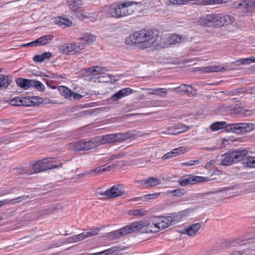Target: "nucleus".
Wrapping results in <instances>:
<instances>
[{
  "label": "nucleus",
  "instance_id": "1",
  "mask_svg": "<svg viewBox=\"0 0 255 255\" xmlns=\"http://www.w3.org/2000/svg\"><path fill=\"white\" fill-rule=\"evenodd\" d=\"M128 138L129 135L127 133L108 134L95 137L88 140L81 139L73 142L69 144V148L73 150H88L97 147L102 144L123 142Z\"/></svg>",
  "mask_w": 255,
  "mask_h": 255
},
{
  "label": "nucleus",
  "instance_id": "2",
  "mask_svg": "<svg viewBox=\"0 0 255 255\" xmlns=\"http://www.w3.org/2000/svg\"><path fill=\"white\" fill-rule=\"evenodd\" d=\"M158 37L159 32L157 30L147 31L142 29L127 37L125 42L129 45L139 44L141 48L144 49L152 45Z\"/></svg>",
  "mask_w": 255,
  "mask_h": 255
},
{
  "label": "nucleus",
  "instance_id": "3",
  "mask_svg": "<svg viewBox=\"0 0 255 255\" xmlns=\"http://www.w3.org/2000/svg\"><path fill=\"white\" fill-rule=\"evenodd\" d=\"M96 36L91 33L84 34L80 38V42L77 43L64 44L58 46L59 53L66 55H74L80 52L85 45L92 44L96 40Z\"/></svg>",
  "mask_w": 255,
  "mask_h": 255
},
{
  "label": "nucleus",
  "instance_id": "4",
  "mask_svg": "<svg viewBox=\"0 0 255 255\" xmlns=\"http://www.w3.org/2000/svg\"><path fill=\"white\" fill-rule=\"evenodd\" d=\"M136 1H127L119 3L111 7L109 12L110 16L119 18L127 16L131 14L134 12V9L131 7L133 5H138Z\"/></svg>",
  "mask_w": 255,
  "mask_h": 255
},
{
  "label": "nucleus",
  "instance_id": "5",
  "mask_svg": "<svg viewBox=\"0 0 255 255\" xmlns=\"http://www.w3.org/2000/svg\"><path fill=\"white\" fill-rule=\"evenodd\" d=\"M146 225V223H144L143 222H133L120 229L109 233L107 234V237L110 240H116L132 232L139 231Z\"/></svg>",
  "mask_w": 255,
  "mask_h": 255
},
{
  "label": "nucleus",
  "instance_id": "6",
  "mask_svg": "<svg viewBox=\"0 0 255 255\" xmlns=\"http://www.w3.org/2000/svg\"><path fill=\"white\" fill-rule=\"evenodd\" d=\"M248 153L246 149L236 150L222 155L220 164L228 166L242 160Z\"/></svg>",
  "mask_w": 255,
  "mask_h": 255
},
{
  "label": "nucleus",
  "instance_id": "7",
  "mask_svg": "<svg viewBox=\"0 0 255 255\" xmlns=\"http://www.w3.org/2000/svg\"><path fill=\"white\" fill-rule=\"evenodd\" d=\"M255 128V125L250 123H239L228 124L227 132L237 134H245L250 132Z\"/></svg>",
  "mask_w": 255,
  "mask_h": 255
},
{
  "label": "nucleus",
  "instance_id": "8",
  "mask_svg": "<svg viewBox=\"0 0 255 255\" xmlns=\"http://www.w3.org/2000/svg\"><path fill=\"white\" fill-rule=\"evenodd\" d=\"M214 27H221L233 23L235 21L234 16L227 14H213Z\"/></svg>",
  "mask_w": 255,
  "mask_h": 255
},
{
  "label": "nucleus",
  "instance_id": "9",
  "mask_svg": "<svg viewBox=\"0 0 255 255\" xmlns=\"http://www.w3.org/2000/svg\"><path fill=\"white\" fill-rule=\"evenodd\" d=\"M208 179L202 176L187 175L180 178L179 182L181 185L185 186L187 185H193L197 183L208 181Z\"/></svg>",
  "mask_w": 255,
  "mask_h": 255
},
{
  "label": "nucleus",
  "instance_id": "10",
  "mask_svg": "<svg viewBox=\"0 0 255 255\" xmlns=\"http://www.w3.org/2000/svg\"><path fill=\"white\" fill-rule=\"evenodd\" d=\"M124 191L123 186L121 184L114 185L110 189H107L104 192H98V194L105 196L107 198H114L121 196L124 194Z\"/></svg>",
  "mask_w": 255,
  "mask_h": 255
},
{
  "label": "nucleus",
  "instance_id": "11",
  "mask_svg": "<svg viewBox=\"0 0 255 255\" xmlns=\"http://www.w3.org/2000/svg\"><path fill=\"white\" fill-rule=\"evenodd\" d=\"M43 163V159L39 160L36 162L30 164L29 167H25L22 169L20 168V172L21 174H32L33 173H37L44 171V168Z\"/></svg>",
  "mask_w": 255,
  "mask_h": 255
},
{
  "label": "nucleus",
  "instance_id": "12",
  "mask_svg": "<svg viewBox=\"0 0 255 255\" xmlns=\"http://www.w3.org/2000/svg\"><path fill=\"white\" fill-rule=\"evenodd\" d=\"M161 217H153L151 218L150 220V223H148L147 222H143L144 223H146L147 225L143 227L141 230H142L144 227H149L153 228V229H149L148 228L145 231H142V233H157L158 232L159 230V224L160 221H161Z\"/></svg>",
  "mask_w": 255,
  "mask_h": 255
},
{
  "label": "nucleus",
  "instance_id": "13",
  "mask_svg": "<svg viewBox=\"0 0 255 255\" xmlns=\"http://www.w3.org/2000/svg\"><path fill=\"white\" fill-rule=\"evenodd\" d=\"M234 69L231 67V65H227L226 67L221 65H211L209 66L203 67L201 68V71L204 73L219 72L222 71H227L228 70Z\"/></svg>",
  "mask_w": 255,
  "mask_h": 255
},
{
  "label": "nucleus",
  "instance_id": "14",
  "mask_svg": "<svg viewBox=\"0 0 255 255\" xmlns=\"http://www.w3.org/2000/svg\"><path fill=\"white\" fill-rule=\"evenodd\" d=\"M132 92L133 90L130 88H123L113 95L111 97V100L114 102L117 101L122 98L130 95Z\"/></svg>",
  "mask_w": 255,
  "mask_h": 255
},
{
  "label": "nucleus",
  "instance_id": "15",
  "mask_svg": "<svg viewBox=\"0 0 255 255\" xmlns=\"http://www.w3.org/2000/svg\"><path fill=\"white\" fill-rule=\"evenodd\" d=\"M160 183V179L154 177H149L145 180H142L140 182V185L145 188L155 186L159 185Z\"/></svg>",
  "mask_w": 255,
  "mask_h": 255
},
{
  "label": "nucleus",
  "instance_id": "16",
  "mask_svg": "<svg viewBox=\"0 0 255 255\" xmlns=\"http://www.w3.org/2000/svg\"><path fill=\"white\" fill-rule=\"evenodd\" d=\"M213 19V14H207L200 17L197 21V23L199 25L202 26H214Z\"/></svg>",
  "mask_w": 255,
  "mask_h": 255
},
{
  "label": "nucleus",
  "instance_id": "17",
  "mask_svg": "<svg viewBox=\"0 0 255 255\" xmlns=\"http://www.w3.org/2000/svg\"><path fill=\"white\" fill-rule=\"evenodd\" d=\"M100 231V229L99 228L91 229L87 232L83 233L77 235L76 236V240L77 241H81L85 239V238L97 235L98 234Z\"/></svg>",
  "mask_w": 255,
  "mask_h": 255
},
{
  "label": "nucleus",
  "instance_id": "18",
  "mask_svg": "<svg viewBox=\"0 0 255 255\" xmlns=\"http://www.w3.org/2000/svg\"><path fill=\"white\" fill-rule=\"evenodd\" d=\"M185 151L186 149L184 147L175 148L172 151L164 154L162 158L163 160L168 159L183 153Z\"/></svg>",
  "mask_w": 255,
  "mask_h": 255
},
{
  "label": "nucleus",
  "instance_id": "19",
  "mask_svg": "<svg viewBox=\"0 0 255 255\" xmlns=\"http://www.w3.org/2000/svg\"><path fill=\"white\" fill-rule=\"evenodd\" d=\"M54 22L59 26L63 27H69L72 24V21L71 20L62 16L55 17Z\"/></svg>",
  "mask_w": 255,
  "mask_h": 255
},
{
  "label": "nucleus",
  "instance_id": "20",
  "mask_svg": "<svg viewBox=\"0 0 255 255\" xmlns=\"http://www.w3.org/2000/svg\"><path fill=\"white\" fill-rule=\"evenodd\" d=\"M28 197V196L23 195L21 196L18 197L16 198L12 199H4L3 200L0 201V208L2 207L3 206L6 205L7 204L11 203L12 204H15V203H20L22 200H25Z\"/></svg>",
  "mask_w": 255,
  "mask_h": 255
},
{
  "label": "nucleus",
  "instance_id": "21",
  "mask_svg": "<svg viewBox=\"0 0 255 255\" xmlns=\"http://www.w3.org/2000/svg\"><path fill=\"white\" fill-rule=\"evenodd\" d=\"M32 79L18 78L16 80L17 85L24 90H27L31 87Z\"/></svg>",
  "mask_w": 255,
  "mask_h": 255
},
{
  "label": "nucleus",
  "instance_id": "22",
  "mask_svg": "<svg viewBox=\"0 0 255 255\" xmlns=\"http://www.w3.org/2000/svg\"><path fill=\"white\" fill-rule=\"evenodd\" d=\"M173 222V219L172 218V216H169L168 217H161V221H160L159 224V228L161 229H165L171 225H172Z\"/></svg>",
  "mask_w": 255,
  "mask_h": 255
},
{
  "label": "nucleus",
  "instance_id": "23",
  "mask_svg": "<svg viewBox=\"0 0 255 255\" xmlns=\"http://www.w3.org/2000/svg\"><path fill=\"white\" fill-rule=\"evenodd\" d=\"M201 227V223L192 224L186 229V234L189 236H193L199 231Z\"/></svg>",
  "mask_w": 255,
  "mask_h": 255
},
{
  "label": "nucleus",
  "instance_id": "24",
  "mask_svg": "<svg viewBox=\"0 0 255 255\" xmlns=\"http://www.w3.org/2000/svg\"><path fill=\"white\" fill-rule=\"evenodd\" d=\"M12 77L10 75H3L1 74L0 77V88H7L12 82Z\"/></svg>",
  "mask_w": 255,
  "mask_h": 255
},
{
  "label": "nucleus",
  "instance_id": "25",
  "mask_svg": "<svg viewBox=\"0 0 255 255\" xmlns=\"http://www.w3.org/2000/svg\"><path fill=\"white\" fill-rule=\"evenodd\" d=\"M227 126L228 123L225 121L216 122L211 124L210 128L213 131H214L223 128H225L226 131H227Z\"/></svg>",
  "mask_w": 255,
  "mask_h": 255
},
{
  "label": "nucleus",
  "instance_id": "26",
  "mask_svg": "<svg viewBox=\"0 0 255 255\" xmlns=\"http://www.w3.org/2000/svg\"><path fill=\"white\" fill-rule=\"evenodd\" d=\"M53 38L52 35H46L37 39L35 41L37 46H42L49 43Z\"/></svg>",
  "mask_w": 255,
  "mask_h": 255
},
{
  "label": "nucleus",
  "instance_id": "27",
  "mask_svg": "<svg viewBox=\"0 0 255 255\" xmlns=\"http://www.w3.org/2000/svg\"><path fill=\"white\" fill-rule=\"evenodd\" d=\"M227 246L228 247H241V246H249V243H244L243 241H241L239 239L232 240L227 241L226 242Z\"/></svg>",
  "mask_w": 255,
  "mask_h": 255
},
{
  "label": "nucleus",
  "instance_id": "28",
  "mask_svg": "<svg viewBox=\"0 0 255 255\" xmlns=\"http://www.w3.org/2000/svg\"><path fill=\"white\" fill-rule=\"evenodd\" d=\"M58 89L60 93L63 96H64L66 98L69 99L70 100H72L73 91H72L70 89L63 86H59Z\"/></svg>",
  "mask_w": 255,
  "mask_h": 255
},
{
  "label": "nucleus",
  "instance_id": "29",
  "mask_svg": "<svg viewBox=\"0 0 255 255\" xmlns=\"http://www.w3.org/2000/svg\"><path fill=\"white\" fill-rule=\"evenodd\" d=\"M67 3L73 12L80 9L82 1L81 0H67Z\"/></svg>",
  "mask_w": 255,
  "mask_h": 255
},
{
  "label": "nucleus",
  "instance_id": "30",
  "mask_svg": "<svg viewBox=\"0 0 255 255\" xmlns=\"http://www.w3.org/2000/svg\"><path fill=\"white\" fill-rule=\"evenodd\" d=\"M52 161L50 158H45L43 159V163L44 171L49 169H53L62 166V164H60L59 165L52 164Z\"/></svg>",
  "mask_w": 255,
  "mask_h": 255
},
{
  "label": "nucleus",
  "instance_id": "31",
  "mask_svg": "<svg viewBox=\"0 0 255 255\" xmlns=\"http://www.w3.org/2000/svg\"><path fill=\"white\" fill-rule=\"evenodd\" d=\"M31 87L35 88L40 92H43L45 90L44 85L41 82L36 80L32 79Z\"/></svg>",
  "mask_w": 255,
  "mask_h": 255
},
{
  "label": "nucleus",
  "instance_id": "32",
  "mask_svg": "<svg viewBox=\"0 0 255 255\" xmlns=\"http://www.w3.org/2000/svg\"><path fill=\"white\" fill-rule=\"evenodd\" d=\"M187 211H182L176 214H172V218L173 219V224H175L181 221L183 217L185 216Z\"/></svg>",
  "mask_w": 255,
  "mask_h": 255
},
{
  "label": "nucleus",
  "instance_id": "33",
  "mask_svg": "<svg viewBox=\"0 0 255 255\" xmlns=\"http://www.w3.org/2000/svg\"><path fill=\"white\" fill-rule=\"evenodd\" d=\"M252 63V61L251 60V57H247L246 58L240 59L234 62H232L230 65L231 64H236L237 65H248Z\"/></svg>",
  "mask_w": 255,
  "mask_h": 255
},
{
  "label": "nucleus",
  "instance_id": "34",
  "mask_svg": "<svg viewBox=\"0 0 255 255\" xmlns=\"http://www.w3.org/2000/svg\"><path fill=\"white\" fill-rule=\"evenodd\" d=\"M243 160H244L243 162L246 163L247 166L255 167V156H250L248 154Z\"/></svg>",
  "mask_w": 255,
  "mask_h": 255
},
{
  "label": "nucleus",
  "instance_id": "35",
  "mask_svg": "<svg viewBox=\"0 0 255 255\" xmlns=\"http://www.w3.org/2000/svg\"><path fill=\"white\" fill-rule=\"evenodd\" d=\"M182 39L180 35L173 34L169 38L168 41L170 44H173L176 43L182 42Z\"/></svg>",
  "mask_w": 255,
  "mask_h": 255
},
{
  "label": "nucleus",
  "instance_id": "36",
  "mask_svg": "<svg viewBox=\"0 0 255 255\" xmlns=\"http://www.w3.org/2000/svg\"><path fill=\"white\" fill-rule=\"evenodd\" d=\"M115 252V250H114L113 248H110L102 252L93 254H89L87 255H113Z\"/></svg>",
  "mask_w": 255,
  "mask_h": 255
},
{
  "label": "nucleus",
  "instance_id": "37",
  "mask_svg": "<svg viewBox=\"0 0 255 255\" xmlns=\"http://www.w3.org/2000/svg\"><path fill=\"white\" fill-rule=\"evenodd\" d=\"M128 214L130 216L140 217L144 216V211L143 209L132 210L129 211Z\"/></svg>",
  "mask_w": 255,
  "mask_h": 255
},
{
  "label": "nucleus",
  "instance_id": "38",
  "mask_svg": "<svg viewBox=\"0 0 255 255\" xmlns=\"http://www.w3.org/2000/svg\"><path fill=\"white\" fill-rule=\"evenodd\" d=\"M188 87H190V88H193L190 85L182 84L180 86L175 88L174 91H177V90H179V92H182L184 93L188 92Z\"/></svg>",
  "mask_w": 255,
  "mask_h": 255
},
{
  "label": "nucleus",
  "instance_id": "39",
  "mask_svg": "<svg viewBox=\"0 0 255 255\" xmlns=\"http://www.w3.org/2000/svg\"><path fill=\"white\" fill-rule=\"evenodd\" d=\"M103 166H99L94 170H91L89 172H86L83 173V175L93 174L95 176L97 175L99 173L103 172Z\"/></svg>",
  "mask_w": 255,
  "mask_h": 255
},
{
  "label": "nucleus",
  "instance_id": "40",
  "mask_svg": "<svg viewBox=\"0 0 255 255\" xmlns=\"http://www.w3.org/2000/svg\"><path fill=\"white\" fill-rule=\"evenodd\" d=\"M174 129L177 130L178 131H181V132H183L189 129V127L183 124H178L174 126Z\"/></svg>",
  "mask_w": 255,
  "mask_h": 255
},
{
  "label": "nucleus",
  "instance_id": "41",
  "mask_svg": "<svg viewBox=\"0 0 255 255\" xmlns=\"http://www.w3.org/2000/svg\"><path fill=\"white\" fill-rule=\"evenodd\" d=\"M170 193L174 196L180 197L185 193L184 189H175L171 191Z\"/></svg>",
  "mask_w": 255,
  "mask_h": 255
},
{
  "label": "nucleus",
  "instance_id": "42",
  "mask_svg": "<svg viewBox=\"0 0 255 255\" xmlns=\"http://www.w3.org/2000/svg\"><path fill=\"white\" fill-rule=\"evenodd\" d=\"M72 16L81 20L83 19L85 17L83 13L82 12V9H80L73 12Z\"/></svg>",
  "mask_w": 255,
  "mask_h": 255
},
{
  "label": "nucleus",
  "instance_id": "43",
  "mask_svg": "<svg viewBox=\"0 0 255 255\" xmlns=\"http://www.w3.org/2000/svg\"><path fill=\"white\" fill-rule=\"evenodd\" d=\"M149 90H153V91H155V92H160L161 94H155V95H158V96H161V97H163L164 96H163L162 95V94H164L165 95L167 93L166 89H165V88H155V89H150ZM149 94H152V95L155 94V93H153V92L149 93Z\"/></svg>",
  "mask_w": 255,
  "mask_h": 255
},
{
  "label": "nucleus",
  "instance_id": "44",
  "mask_svg": "<svg viewBox=\"0 0 255 255\" xmlns=\"http://www.w3.org/2000/svg\"><path fill=\"white\" fill-rule=\"evenodd\" d=\"M16 102H18L19 103H17V105L18 106H20V105H23V106H28V105H30V104H26V99L24 97V98H19L18 97H17V98H15L14 99Z\"/></svg>",
  "mask_w": 255,
  "mask_h": 255
},
{
  "label": "nucleus",
  "instance_id": "45",
  "mask_svg": "<svg viewBox=\"0 0 255 255\" xmlns=\"http://www.w3.org/2000/svg\"><path fill=\"white\" fill-rule=\"evenodd\" d=\"M200 163H201V161L200 160H189L187 162L182 163V164L183 166H193V165L199 164Z\"/></svg>",
  "mask_w": 255,
  "mask_h": 255
},
{
  "label": "nucleus",
  "instance_id": "46",
  "mask_svg": "<svg viewBox=\"0 0 255 255\" xmlns=\"http://www.w3.org/2000/svg\"><path fill=\"white\" fill-rule=\"evenodd\" d=\"M100 67H98L97 66L95 67H93L89 68V72L92 74H95V73L96 72H98V73H102V72L104 71V69H105V68H102L101 69H99V71L97 70L98 69H99Z\"/></svg>",
  "mask_w": 255,
  "mask_h": 255
},
{
  "label": "nucleus",
  "instance_id": "47",
  "mask_svg": "<svg viewBox=\"0 0 255 255\" xmlns=\"http://www.w3.org/2000/svg\"><path fill=\"white\" fill-rule=\"evenodd\" d=\"M167 134H174L176 135L179 133H181V131H178L177 130L174 129V127H170L167 128L166 131H165Z\"/></svg>",
  "mask_w": 255,
  "mask_h": 255
},
{
  "label": "nucleus",
  "instance_id": "48",
  "mask_svg": "<svg viewBox=\"0 0 255 255\" xmlns=\"http://www.w3.org/2000/svg\"><path fill=\"white\" fill-rule=\"evenodd\" d=\"M155 196L154 194H147L144 196H142L139 198H137L136 201L141 200V201H146L147 200H149L150 199L153 198Z\"/></svg>",
  "mask_w": 255,
  "mask_h": 255
},
{
  "label": "nucleus",
  "instance_id": "49",
  "mask_svg": "<svg viewBox=\"0 0 255 255\" xmlns=\"http://www.w3.org/2000/svg\"><path fill=\"white\" fill-rule=\"evenodd\" d=\"M13 188H10L0 191V196L12 193L13 192Z\"/></svg>",
  "mask_w": 255,
  "mask_h": 255
},
{
  "label": "nucleus",
  "instance_id": "50",
  "mask_svg": "<svg viewBox=\"0 0 255 255\" xmlns=\"http://www.w3.org/2000/svg\"><path fill=\"white\" fill-rule=\"evenodd\" d=\"M41 56L42 57V59H43V61H44L46 59H49L52 56V54L51 52H46L43 53Z\"/></svg>",
  "mask_w": 255,
  "mask_h": 255
},
{
  "label": "nucleus",
  "instance_id": "51",
  "mask_svg": "<svg viewBox=\"0 0 255 255\" xmlns=\"http://www.w3.org/2000/svg\"><path fill=\"white\" fill-rule=\"evenodd\" d=\"M32 99L33 100H36V101H33V100H31L30 101V104H32L33 105H38L39 103L42 102V99L39 98V97H33ZM29 102L30 103V101Z\"/></svg>",
  "mask_w": 255,
  "mask_h": 255
},
{
  "label": "nucleus",
  "instance_id": "52",
  "mask_svg": "<svg viewBox=\"0 0 255 255\" xmlns=\"http://www.w3.org/2000/svg\"><path fill=\"white\" fill-rule=\"evenodd\" d=\"M22 46H24V47H36L37 46V44H36L35 40H34V41L30 42L29 43H26V44H23L22 45Z\"/></svg>",
  "mask_w": 255,
  "mask_h": 255
},
{
  "label": "nucleus",
  "instance_id": "53",
  "mask_svg": "<svg viewBox=\"0 0 255 255\" xmlns=\"http://www.w3.org/2000/svg\"><path fill=\"white\" fill-rule=\"evenodd\" d=\"M82 97V96L78 93H75L73 92L72 93V100H79L81 99V98Z\"/></svg>",
  "mask_w": 255,
  "mask_h": 255
},
{
  "label": "nucleus",
  "instance_id": "54",
  "mask_svg": "<svg viewBox=\"0 0 255 255\" xmlns=\"http://www.w3.org/2000/svg\"><path fill=\"white\" fill-rule=\"evenodd\" d=\"M33 60L34 62H43V59H42V57L41 56V55H35L33 58Z\"/></svg>",
  "mask_w": 255,
  "mask_h": 255
},
{
  "label": "nucleus",
  "instance_id": "55",
  "mask_svg": "<svg viewBox=\"0 0 255 255\" xmlns=\"http://www.w3.org/2000/svg\"><path fill=\"white\" fill-rule=\"evenodd\" d=\"M150 105L152 106L157 107L160 105V102L158 101L151 100L150 102Z\"/></svg>",
  "mask_w": 255,
  "mask_h": 255
},
{
  "label": "nucleus",
  "instance_id": "56",
  "mask_svg": "<svg viewBox=\"0 0 255 255\" xmlns=\"http://www.w3.org/2000/svg\"><path fill=\"white\" fill-rule=\"evenodd\" d=\"M245 253L244 251H235L233 252V255H242Z\"/></svg>",
  "mask_w": 255,
  "mask_h": 255
},
{
  "label": "nucleus",
  "instance_id": "57",
  "mask_svg": "<svg viewBox=\"0 0 255 255\" xmlns=\"http://www.w3.org/2000/svg\"><path fill=\"white\" fill-rule=\"evenodd\" d=\"M103 169H104L103 170V171H110V170H111V167H110V165H108V166H106V165H103Z\"/></svg>",
  "mask_w": 255,
  "mask_h": 255
},
{
  "label": "nucleus",
  "instance_id": "58",
  "mask_svg": "<svg viewBox=\"0 0 255 255\" xmlns=\"http://www.w3.org/2000/svg\"><path fill=\"white\" fill-rule=\"evenodd\" d=\"M247 5L249 6H255V0L249 1V3H247Z\"/></svg>",
  "mask_w": 255,
  "mask_h": 255
},
{
  "label": "nucleus",
  "instance_id": "59",
  "mask_svg": "<svg viewBox=\"0 0 255 255\" xmlns=\"http://www.w3.org/2000/svg\"><path fill=\"white\" fill-rule=\"evenodd\" d=\"M122 157V155L120 154H117V155H112L111 157V159H115L116 158H120Z\"/></svg>",
  "mask_w": 255,
  "mask_h": 255
},
{
  "label": "nucleus",
  "instance_id": "60",
  "mask_svg": "<svg viewBox=\"0 0 255 255\" xmlns=\"http://www.w3.org/2000/svg\"><path fill=\"white\" fill-rule=\"evenodd\" d=\"M52 83V81L49 82L48 81H46V82L47 85L49 86L50 87H51L52 89H56V86H51L50 85V83Z\"/></svg>",
  "mask_w": 255,
  "mask_h": 255
},
{
  "label": "nucleus",
  "instance_id": "61",
  "mask_svg": "<svg viewBox=\"0 0 255 255\" xmlns=\"http://www.w3.org/2000/svg\"><path fill=\"white\" fill-rule=\"evenodd\" d=\"M118 164V163L117 162H116V163H114L109 165H110V167H111V169H112L115 168Z\"/></svg>",
  "mask_w": 255,
  "mask_h": 255
},
{
  "label": "nucleus",
  "instance_id": "62",
  "mask_svg": "<svg viewBox=\"0 0 255 255\" xmlns=\"http://www.w3.org/2000/svg\"><path fill=\"white\" fill-rule=\"evenodd\" d=\"M230 0H221L222 3H227L230 1Z\"/></svg>",
  "mask_w": 255,
  "mask_h": 255
},
{
  "label": "nucleus",
  "instance_id": "63",
  "mask_svg": "<svg viewBox=\"0 0 255 255\" xmlns=\"http://www.w3.org/2000/svg\"><path fill=\"white\" fill-rule=\"evenodd\" d=\"M233 189V187H230V188H224V189H223L222 191H224V190H229L230 189Z\"/></svg>",
  "mask_w": 255,
  "mask_h": 255
},
{
  "label": "nucleus",
  "instance_id": "64",
  "mask_svg": "<svg viewBox=\"0 0 255 255\" xmlns=\"http://www.w3.org/2000/svg\"><path fill=\"white\" fill-rule=\"evenodd\" d=\"M251 60L252 61V63L255 62V57H252Z\"/></svg>",
  "mask_w": 255,
  "mask_h": 255
}]
</instances>
